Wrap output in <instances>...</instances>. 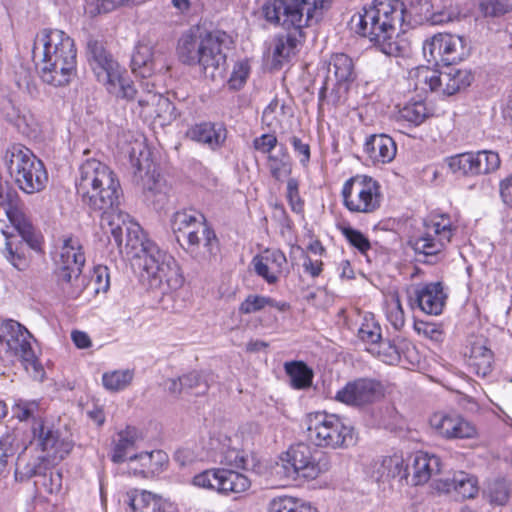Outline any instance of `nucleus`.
Instances as JSON below:
<instances>
[{"mask_svg": "<svg viewBox=\"0 0 512 512\" xmlns=\"http://www.w3.org/2000/svg\"><path fill=\"white\" fill-rule=\"evenodd\" d=\"M411 1L410 7L400 0L374 1L363 12L353 16L356 32L383 54L399 57L408 52L407 41L399 36L398 28L410 23L413 17H428L432 5L429 0Z\"/></svg>", "mask_w": 512, "mask_h": 512, "instance_id": "1", "label": "nucleus"}, {"mask_svg": "<svg viewBox=\"0 0 512 512\" xmlns=\"http://www.w3.org/2000/svg\"><path fill=\"white\" fill-rule=\"evenodd\" d=\"M74 40L62 30L42 29L34 39L33 57L44 83L67 85L76 73Z\"/></svg>", "mask_w": 512, "mask_h": 512, "instance_id": "2", "label": "nucleus"}, {"mask_svg": "<svg viewBox=\"0 0 512 512\" xmlns=\"http://www.w3.org/2000/svg\"><path fill=\"white\" fill-rule=\"evenodd\" d=\"M75 188L82 204L103 216L117 210L122 197L120 181L105 163L90 158L78 168Z\"/></svg>", "mask_w": 512, "mask_h": 512, "instance_id": "3", "label": "nucleus"}, {"mask_svg": "<svg viewBox=\"0 0 512 512\" xmlns=\"http://www.w3.org/2000/svg\"><path fill=\"white\" fill-rule=\"evenodd\" d=\"M226 34L220 31H206L199 27L190 28L178 41L179 60L186 65H198L205 77L212 80L222 76L226 64L223 44Z\"/></svg>", "mask_w": 512, "mask_h": 512, "instance_id": "4", "label": "nucleus"}, {"mask_svg": "<svg viewBox=\"0 0 512 512\" xmlns=\"http://www.w3.org/2000/svg\"><path fill=\"white\" fill-rule=\"evenodd\" d=\"M330 0H267L262 13L267 22L285 29H302L317 23Z\"/></svg>", "mask_w": 512, "mask_h": 512, "instance_id": "5", "label": "nucleus"}, {"mask_svg": "<svg viewBox=\"0 0 512 512\" xmlns=\"http://www.w3.org/2000/svg\"><path fill=\"white\" fill-rule=\"evenodd\" d=\"M7 171L16 186L26 194L39 193L48 183L43 162L22 144L10 145L3 156Z\"/></svg>", "mask_w": 512, "mask_h": 512, "instance_id": "6", "label": "nucleus"}, {"mask_svg": "<svg viewBox=\"0 0 512 512\" xmlns=\"http://www.w3.org/2000/svg\"><path fill=\"white\" fill-rule=\"evenodd\" d=\"M101 225L111 233L120 251L125 252L134 266L138 267L139 262L148 258L152 247H158L147 238L138 223L130 220L129 215L119 209L103 216Z\"/></svg>", "mask_w": 512, "mask_h": 512, "instance_id": "7", "label": "nucleus"}, {"mask_svg": "<svg viewBox=\"0 0 512 512\" xmlns=\"http://www.w3.org/2000/svg\"><path fill=\"white\" fill-rule=\"evenodd\" d=\"M32 334L19 322L6 320L0 324V359H19L35 379H42L44 369L31 346Z\"/></svg>", "mask_w": 512, "mask_h": 512, "instance_id": "8", "label": "nucleus"}, {"mask_svg": "<svg viewBox=\"0 0 512 512\" xmlns=\"http://www.w3.org/2000/svg\"><path fill=\"white\" fill-rule=\"evenodd\" d=\"M279 459L276 473H282L286 478L314 480L331 467L328 455L304 443L290 446Z\"/></svg>", "mask_w": 512, "mask_h": 512, "instance_id": "9", "label": "nucleus"}, {"mask_svg": "<svg viewBox=\"0 0 512 512\" xmlns=\"http://www.w3.org/2000/svg\"><path fill=\"white\" fill-rule=\"evenodd\" d=\"M85 255L80 240L73 236L63 238L59 257L56 259L57 283L68 298H77L84 289L81 277Z\"/></svg>", "mask_w": 512, "mask_h": 512, "instance_id": "10", "label": "nucleus"}, {"mask_svg": "<svg viewBox=\"0 0 512 512\" xmlns=\"http://www.w3.org/2000/svg\"><path fill=\"white\" fill-rule=\"evenodd\" d=\"M141 277L151 289H158L163 294L180 289L184 276L176 259L159 247H152L150 255L138 264Z\"/></svg>", "mask_w": 512, "mask_h": 512, "instance_id": "11", "label": "nucleus"}, {"mask_svg": "<svg viewBox=\"0 0 512 512\" xmlns=\"http://www.w3.org/2000/svg\"><path fill=\"white\" fill-rule=\"evenodd\" d=\"M305 426L307 437L315 446L335 449L348 447L354 443L353 428L335 414L309 413L305 419Z\"/></svg>", "mask_w": 512, "mask_h": 512, "instance_id": "12", "label": "nucleus"}, {"mask_svg": "<svg viewBox=\"0 0 512 512\" xmlns=\"http://www.w3.org/2000/svg\"><path fill=\"white\" fill-rule=\"evenodd\" d=\"M10 223L11 227L0 230V252L15 268L24 270L29 250L38 249L39 241L28 217Z\"/></svg>", "mask_w": 512, "mask_h": 512, "instance_id": "13", "label": "nucleus"}, {"mask_svg": "<svg viewBox=\"0 0 512 512\" xmlns=\"http://www.w3.org/2000/svg\"><path fill=\"white\" fill-rule=\"evenodd\" d=\"M457 227L447 214H431L423 223V231L413 241L416 254L431 257L437 262L450 244Z\"/></svg>", "mask_w": 512, "mask_h": 512, "instance_id": "14", "label": "nucleus"}, {"mask_svg": "<svg viewBox=\"0 0 512 512\" xmlns=\"http://www.w3.org/2000/svg\"><path fill=\"white\" fill-rule=\"evenodd\" d=\"M411 76L417 79V85H424L421 89H429L441 95L451 96L465 90L474 79L470 70L448 65L442 71L419 67Z\"/></svg>", "mask_w": 512, "mask_h": 512, "instance_id": "15", "label": "nucleus"}, {"mask_svg": "<svg viewBox=\"0 0 512 512\" xmlns=\"http://www.w3.org/2000/svg\"><path fill=\"white\" fill-rule=\"evenodd\" d=\"M344 206L352 213L370 214L381 205L379 183L372 177L356 175L348 179L342 188Z\"/></svg>", "mask_w": 512, "mask_h": 512, "instance_id": "16", "label": "nucleus"}, {"mask_svg": "<svg viewBox=\"0 0 512 512\" xmlns=\"http://www.w3.org/2000/svg\"><path fill=\"white\" fill-rule=\"evenodd\" d=\"M470 47L466 40L458 35L439 33L423 44V54L428 62L452 65L468 57Z\"/></svg>", "mask_w": 512, "mask_h": 512, "instance_id": "17", "label": "nucleus"}, {"mask_svg": "<svg viewBox=\"0 0 512 512\" xmlns=\"http://www.w3.org/2000/svg\"><path fill=\"white\" fill-rule=\"evenodd\" d=\"M130 66L132 72L142 78H149L169 69L166 54L145 39L138 41L135 45Z\"/></svg>", "mask_w": 512, "mask_h": 512, "instance_id": "18", "label": "nucleus"}, {"mask_svg": "<svg viewBox=\"0 0 512 512\" xmlns=\"http://www.w3.org/2000/svg\"><path fill=\"white\" fill-rule=\"evenodd\" d=\"M191 225L182 236V245L189 253L203 258L215 253L218 239L214 231L206 224L203 214H194Z\"/></svg>", "mask_w": 512, "mask_h": 512, "instance_id": "19", "label": "nucleus"}, {"mask_svg": "<svg viewBox=\"0 0 512 512\" xmlns=\"http://www.w3.org/2000/svg\"><path fill=\"white\" fill-rule=\"evenodd\" d=\"M141 158L131 155V163L135 168L134 175L140 181L145 197L155 205H163L167 199V185L163 178L156 174L148 154L140 153Z\"/></svg>", "mask_w": 512, "mask_h": 512, "instance_id": "20", "label": "nucleus"}, {"mask_svg": "<svg viewBox=\"0 0 512 512\" xmlns=\"http://www.w3.org/2000/svg\"><path fill=\"white\" fill-rule=\"evenodd\" d=\"M88 60L97 80L106 86L109 93H114L119 82V66L105 50L102 43L88 42Z\"/></svg>", "mask_w": 512, "mask_h": 512, "instance_id": "21", "label": "nucleus"}, {"mask_svg": "<svg viewBox=\"0 0 512 512\" xmlns=\"http://www.w3.org/2000/svg\"><path fill=\"white\" fill-rule=\"evenodd\" d=\"M383 396L384 389L381 383L361 378L348 382L338 390L335 400L349 406L362 407L380 400Z\"/></svg>", "mask_w": 512, "mask_h": 512, "instance_id": "22", "label": "nucleus"}, {"mask_svg": "<svg viewBox=\"0 0 512 512\" xmlns=\"http://www.w3.org/2000/svg\"><path fill=\"white\" fill-rule=\"evenodd\" d=\"M430 425L437 434L446 439H471L476 437V427L461 415L443 412L434 413Z\"/></svg>", "mask_w": 512, "mask_h": 512, "instance_id": "23", "label": "nucleus"}, {"mask_svg": "<svg viewBox=\"0 0 512 512\" xmlns=\"http://www.w3.org/2000/svg\"><path fill=\"white\" fill-rule=\"evenodd\" d=\"M33 435L41 448L40 454L56 464L63 460L72 450V443L59 439L57 431L45 426L42 421H36L33 425Z\"/></svg>", "mask_w": 512, "mask_h": 512, "instance_id": "24", "label": "nucleus"}, {"mask_svg": "<svg viewBox=\"0 0 512 512\" xmlns=\"http://www.w3.org/2000/svg\"><path fill=\"white\" fill-rule=\"evenodd\" d=\"M228 131L223 123L204 121L191 125L185 132V137L211 151L224 147Z\"/></svg>", "mask_w": 512, "mask_h": 512, "instance_id": "25", "label": "nucleus"}, {"mask_svg": "<svg viewBox=\"0 0 512 512\" xmlns=\"http://www.w3.org/2000/svg\"><path fill=\"white\" fill-rule=\"evenodd\" d=\"M255 273L268 284H275L287 266L285 254L279 249H265L253 257L251 262Z\"/></svg>", "mask_w": 512, "mask_h": 512, "instance_id": "26", "label": "nucleus"}, {"mask_svg": "<svg viewBox=\"0 0 512 512\" xmlns=\"http://www.w3.org/2000/svg\"><path fill=\"white\" fill-rule=\"evenodd\" d=\"M2 116L11 123L21 134L32 136L38 130V121L26 107L16 105L8 99L1 107Z\"/></svg>", "mask_w": 512, "mask_h": 512, "instance_id": "27", "label": "nucleus"}, {"mask_svg": "<svg viewBox=\"0 0 512 512\" xmlns=\"http://www.w3.org/2000/svg\"><path fill=\"white\" fill-rule=\"evenodd\" d=\"M442 463L438 456L426 452H416L412 456L411 484L422 485L441 472Z\"/></svg>", "mask_w": 512, "mask_h": 512, "instance_id": "28", "label": "nucleus"}, {"mask_svg": "<svg viewBox=\"0 0 512 512\" xmlns=\"http://www.w3.org/2000/svg\"><path fill=\"white\" fill-rule=\"evenodd\" d=\"M433 487L438 492H456L463 499L474 498L479 491L477 479L463 471L455 473L452 479H435Z\"/></svg>", "mask_w": 512, "mask_h": 512, "instance_id": "29", "label": "nucleus"}, {"mask_svg": "<svg viewBox=\"0 0 512 512\" xmlns=\"http://www.w3.org/2000/svg\"><path fill=\"white\" fill-rule=\"evenodd\" d=\"M167 461V455L160 451L142 452L129 457L128 473L148 478L158 473Z\"/></svg>", "mask_w": 512, "mask_h": 512, "instance_id": "30", "label": "nucleus"}, {"mask_svg": "<svg viewBox=\"0 0 512 512\" xmlns=\"http://www.w3.org/2000/svg\"><path fill=\"white\" fill-rule=\"evenodd\" d=\"M415 298L418 307L423 312L430 315H439L443 311L446 295L441 283L436 282L417 286Z\"/></svg>", "mask_w": 512, "mask_h": 512, "instance_id": "31", "label": "nucleus"}, {"mask_svg": "<svg viewBox=\"0 0 512 512\" xmlns=\"http://www.w3.org/2000/svg\"><path fill=\"white\" fill-rule=\"evenodd\" d=\"M54 463L44 454H22L18 457L15 469V478L18 481H27L32 477L39 476L50 470Z\"/></svg>", "mask_w": 512, "mask_h": 512, "instance_id": "32", "label": "nucleus"}, {"mask_svg": "<svg viewBox=\"0 0 512 512\" xmlns=\"http://www.w3.org/2000/svg\"><path fill=\"white\" fill-rule=\"evenodd\" d=\"M364 151L374 164H386L395 158L397 146L386 134L372 135L366 140Z\"/></svg>", "mask_w": 512, "mask_h": 512, "instance_id": "33", "label": "nucleus"}, {"mask_svg": "<svg viewBox=\"0 0 512 512\" xmlns=\"http://www.w3.org/2000/svg\"><path fill=\"white\" fill-rule=\"evenodd\" d=\"M138 104L143 109L142 113H144L145 117L170 121L173 116V104L160 93L149 91L145 97L139 98Z\"/></svg>", "mask_w": 512, "mask_h": 512, "instance_id": "34", "label": "nucleus"}, {"mask_svg": "<svg viewBox=\"0 0 512 512\" xmlns=\"http://www.w3.org/2000/svg\"><path fill=\"white\" fill-rule=\"evenodd\" d=\"M349 87L350 85L334 81L331 76H327L318 94L319 110L324 106L342 105L346 101Z\"/></svg>", "mask_w": 512, "mask_h": 512, "instance_id": "35", "label": "nucleus"}, {"mask_svg": "<svg viewBox=\"0 0 512 512\" xmlns=\"http://www.w3.org/2000/svg\"><path fill=\"white\" fill-rule=\"evenodd\" d=\"M0 209L4 211L10 222H18L27 217L23 210L18 193L9 183L0 177Z\"/></svg>", "mask_w": 512, "mask_h": 512, "instance_id": "36", "label": "nucleus"}, {"mask_svg": "<svg viewBox=\"0 0 512 512\" xmlns=\"http://www.w3.org/2000/svg\"><path fill=\"white\" fill-rule=\"evenodd\" d=\"M251 486L250 480L242 473L220 468L217 492L223 495L240 494Z\"/></svg>", "mask_w": 512, "mask_h": 512, "instance_id": "37", "label": "nucleus"}, {"mask_svg": "<svg viewBox=\"0 0 512 512\" xmlns=\"http://www.w3.org/2000/svg\"><path fill=\"white\" fill-rule=\"evenodd\" d=\"M493 353L484 343L474 342L470 349L468 366L477 376L485 377L492 370Z\"/></svg>", "mask_w": 512, "mask_h": 512, "instance_id": "38", "label": "nucleus"}, {"mask_svg": "<svg viewBox=\"0 0 512 512\" xmlns=\"http://www.w3.org/2000/svg\"><path fill=\"white\" fill-rule=\"evenodd\" d=\"M328 76L333 80L350 85L356 78L353 60L344 53L333 54L328 64Z\"/></svg>", "mask_w": 512, "mask_h": 512, "instance_id": "39", "label": "nucleus"}, {"mask_svg": "<svg viewBox=\"0 0 512 512\" xmlns=\"http://www.w3.org/2000/svg\"><path fill=\"white\" fill-rule=\"evenodd\" d=\"M140 436L135 427L127 426L117 434V439L113 447L111 460L114 463L129 461L128 454L135 448L136 442Z\"/></svg>", "mask_w": 512, "mask_h": 512, "instance_id": "40", "label": "nucleus"}, {"mask_svg": "<svg viewBox=\"0 0 512 512\" xmlns=\"http://www.w3.org/2000/svg\"><path fill=\"white\" fill-rule=\"evenodd\" d=\"M285 371L294 389H307L312 385L314 374L305 363L300 361L288 362L285 364Z\"/></svg>", "mask_w": 512, "mask_h": 512, "instance_id": "41", "label": "nucleus"}, {"mask_svg": "<svg viewBox=\"0 0 512 512\" xmlns=\"http://www.w3.org/2000/svg\"><path fill=\"white\" fill-rule=\"evenodd\" d=\"M266 307H273L279 311H284L288 305L285 302H277L268 296L250 294L240 303L239 312L241 314H251L261 311Z\"/></svg>", "mask_w": 512, "mask_h": 512, "instance_id": "42", "label": "nucleus"}, {"mask_svg": "<svg viewBox=\"0 0 512 512\" xmlns=\"http://www.w3.org/2000/svg\"><path fill=\"white\" fill-rule=\"evenodd\" d=\"M268 512H318L310 503L291 496L273 498L268 506Z\"/></svg>", "mask_w": 512, "mask_h": 512, "instance_id": "43", "label": "nucleus"}, {"mask_svg": "<svg viewBox=\"0 0 512 512\" xmlns=\"http://www.w3.org/2000/svg\"><path fill=\"white\" fill-rule=\"evenodd\" d=\"M408 466L404 465V459L401 455L394 454L383 458L381 465L378 469V479H388L400 477L407 478Z\"/></svg>", "mask_w": 512, "mask_h": 512, "instance_id": "44", "label": "nucleus"}, {"mask_svg": "<svg viewBox=\"0 0 512 512\" xmlns=\"http://www.w3.org/2000/svg\"><path fill=\"white\" fill-rule=\"evenodd\" d=\"M133 377L134 373L132 370H114L103 374L102 383L105 389L117 392L128 387Z\"/></svg>", "mask_w": 512, "mask_h": 512, "instance_id": "45", "label": "nucleus"}, {"mask_svg": "<svg viewBox=\"0 0 512 512\" xmlns=\"http://www.w3.org/2000/svg\"><path fill=\"white\" fill-rule=\"evenodd\" d=\"M431 115L423 101H417L406 104L399 110L400 119L418 126L422 124Z\"/></svg>", "mask_w": 512, "mask_h": 512, "instance_id": "46", "label": "nucleus"}, {"mask_svg": "<svg viewBox=\"0 0 512 512\" xmlns=\"http://www.w3.org/2000/svg\"><path fill=\"white\" fill-rule=\"evenodd\" d=\"M483 494L491 504L503 506L509 500L510 489L505 480L497 479L487 485Z\"/></svg>", "mask_w": 512, "mask_h": 512, "instance_id": "47", "label": "nucleus"}, {"mask_svg": "<svg viewBox=\"0 0 512 512\" xmlns=\"http://www.w3.org/2000/svg\"><path fill=\"white\" fill-rule=\"evenodd\" d=\"M291 108L278 98H274L264 109L262 121L268 127H275L280 124L281 117L291 115Z\"/></svg>", "mask_w": 512, "mask_h": 512, "instance_id": "48", "label": "nucleus"}, {"mask_svg": "<svg viewBox=\"0 0 512 512\" xmlns=\"http://www.w3.org/2000/svg\"><path fill=\"white\" fill-rule=\"evenodd\" d=\"M267 167L271 176L276 181H283L284 178L288 177L292 172V163L287 154H283L281 157L269 155Z\"/></svg>", "mask_w": 512, "mask_h": 512, "instance_id": "49", "label": "nucleus"}, {"mask_svg": "<svg viewBox=\"0 0 512 512\" xmlns=\"http://www.w3.org/2000/svg\"><path fill=\"white\" fill-rule=\"evenodd\" d=\"M338 229L348 241V243L361 254L365 255L371 249V243L366 235L361 231L349 226L339 225Z\"/></svg>", "mask_w": 512, "mask_h": 512, "instance_id": "50", "label": "nucleus"}, {"mask_svg": "<svg viewBox=\"0 0 512 512\" xmlns=\"http://www.w3.org/2000/svg\"><path fill=\"white\" fill-rule=\"evenodd\" d=\"M250 71L251 67L248 60H240L236 62L227 81L229 89L234 91L242 89L247 82Z\"/></svg>", "mask_w": 512, "mask_h": 512, "instance_id": "51", "label": "nucleus"}, {"mask_svg": "<svg viewBox=\"0 0 512 512\" xmlns=\"http://www.w3.org/2000/svg\"><path fill=\"white\" fill-rule=\"evenodd\" d=\"M197 213L198 211L190 209L178 211L173 215L171 227L180 245H182V236L186 232V228L191 225L192 220L195 217L194 214Z\"/></svg>", "mask_w": 512, "mask_h": 512, "instance_id": "52", "label": "nucleus"}, {"mask_svg": "<svg viewBox=\"0 0 512 512\" xmlns=\"http://www.w3.org/2000/svg\"><path fill=\"white\" fill-rule=\"evenodd\" d=\"M477 156V168L478 174H489L496 171L500 167V157L498 153L490 150L478 151Z\"/></svg>", "mask_w": 512, "mask_h": 512, "instance_id": "53", "label": "nucleus"}, {"mask_svg": "<svg viewBox=\"0 0 512 512\" xmlns=\"http://www.w3.org/2000/svg\"><path fill=\"white\" fill-rule=\"evenodd\" d=\"M296 46V39L290 36H281L275 39L273 48V60L277 64H282L293 53Z\"/></svg>", "mask_w": 512, "mask_h": 512, "instance_id": "54", "label": "nucleus"}, {"mask_svg": "<svg viewBox=\"0 0 512 512\" xmlns=\"http://www.w3.org/2000/svg\"><path fill=\"white\" fill-rule=\"evenodd\" d=\"M182 385L184 393L187 394L199 395L204 394L208 390V384L197 371L182 375Z\"/></svg>", "mask_w": 512, "mask_h": 512, "instance_id": "55", "label": "nucleus"}, {"mask_svg": "<svg viewBox=\"0 0 512 512\" xmlns=\"http://www.w3.org/2000/svg\"><path fill=\"white\" fill-rule=\"evenodd\" d=\"M128 1L129 0H85L84 9L88 15L95 16L100 13L110 12Z\"/></svg>", "mask_w": 512, "mask_h": 512, "instance_id": "56", "label": "nucleus"}, {"mask_svg": "<svg viewBox=\"0 0 512 512\" xmlns=\"http://www.w3.org/2000/svg\"><path fill=\"white\" fill-rule=\"evenodd\" d=\"M12 411L14 417L19 421L35 419L39 411V403L37 401L18 399L12 407Z\"/></svg>", "mask_w": 512, "mask_h": 512, "instance_id": "57", "label": "nucleus"}, {"mask_svg": "<svg viewBox=\"0 0 512 512\" xmlns=\"http://www.w3.org/2000/svg\"><path fill=\"white\" fill-rule=\"evenodd\" d=\"M480 10L485 17H500L512 10V4L504 0H483Z\"/></svg>", "mask_w": 512, "mask_h": 512, "instance_id": "58", "label": "nucleus"}, {"mask_svg": "<svg viewBox=\"0 0 512 512\" xmlns=\"http://www.w3.org/2000/svg\"><path fill=\"white\" fill-rule=\"evenodd\" d=\"M220 468L205 470L193 477L194 486L203 489L216 490L218 486Z\"/></svg>", "mask_w": 512, "mask_h": 512, "instance_id": "59", "label": "nucleus"}, {"mask_svg": "<svg viewBox=\"0 0 512 512\" xmlns=\"http://www.w3.org/2000/svg\"><path fill=\"white\" fill-rule=\"evenodd\" d=\"M40 485L49 494H57L62 489V474L60 471L48 470L41 476Z\"/></svg>", "mask_w": 512, "mask_h": 512, "instance_id": "60", "label": "nucleus"}, {"mask_svg": "<svg viewBox=\"0 0 512 512\" xmlns=\"http://www.w3.org/2000/svg\"><path fill=\"white\" fill-rule=\"evenodd\" d=\"M286 198L292 211L301 213L303 211V201L299 194V182L295 178L287 180Z\"/></svg>", "mask_w": 512, "mask_h": 512, "instance_id": "61", "label": "nucleus"}, {"mask_svg": "<svg viewBox=\"0 0 512 512\" xmlns=\"http://www.w3.org/2000/svg\"><path fill=\"white\" fill-rule=\"evenodd\" d=\"M387 318L395 329H400L404 326V311L398 296L392 297L387 310Z\"/></svg>", "mask_w": 512, "mask_h": 512, "instance_id": "62", "label": "nucleus"}, {"mask_svg": "<svg viewBox=\"0 0 512 512\" xmlns=\"http://www.w3.org/2000/svg\"><path fill=\"white\" fill-rule=\"evenodd\" d=\"M377 354L382 361L392 364L399 360L400 355L396 345L390 341L381 340L377 346Z\"/></svg>", "mask_w": 512, "mask_h": 512, "instance_id": "63", "label": "nucleus"}, {"mask_svg": "<svg viewBox=\"0 0 512 512\" xmlns=\"http://www.w3.org/2000/svg\"><path fill=\"white\" fill-rule=\"evenodd\" d=\"M358 335L364 342L377 344L381 341V328L376 323H365L360 327Z\"/></svg>", "mask_w": 512, "mask_h": 512, "instance_id": "64", "label": "nucleus"}]
</instances>
